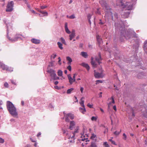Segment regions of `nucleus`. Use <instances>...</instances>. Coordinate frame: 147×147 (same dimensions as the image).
<instances>
[{
  "label": "nucleus",
  "mask_w": 147,
  "mask_h": 147,
  "mask_svg": "<svg viewBox=\"0 0 147 147\" xmlns=\"http://www.w3.org/2000/svg\"><path fill=\"white\" fill-rule=\"evenodd\" d=\"M79 110L83 114L86 112V110L85 109V107H83V108L80 107L79 108Z\"/></svg>",
  "instance_id": "obj_22"
},
{
  "label": "nucleus",
  "mask_w": 147,
  "mask_h": 147,
  "mask_svg": "<svg viewBox=\"0 0 147 147\" xmlns=\"http://www.w3.org/2000/svg\"><path fill=\"white\" fill-rule=\"evenodd\" d=\"M96 84H97L98 83H102V81L101 80H96Z\"/></svg>",
  "instance_id": "obj_48"
},
{
  "label": "nucleus",
  "mask_w": 147,
  "mask_h": 147,
  "mask_svg": "<svg viewBox=\"0 0 147 147\" xmlns=\"http://www.w3.org/2000/svg\"><path fill=\"white\" fill-rule=\"evenodd\" d=\"M7 107L10 113L13 117H16L18 115L16 108L13 103L9 101L7 102Z\"/></svg>",
  "instance_id": "obj_1"
},
{
  "label": "nucleus",
  "mask_w": 147,
  "mask_h": 147,
  "mask_svg": "<svg viewBox=\"0 0 147 147\" xmlns=\"http://www.w3.org/2000/svg\"><path fill=\"white\" fill-rule=\"evenodd\" d=\"M96 38L97 41L99 45L100 46V45L102 43V39L100 37L99 35H97L96 36Z\"/></svg>",
  "instance_id": "obj_13"
},
{
  "label": "nucleus",
  "mask_w": 147,
  "mask_h": 147,
  "mask_svg": "<svg viewBox=\"0 0 147 147\" xmlns=\"http://www.w3.org/2000/svg\"><path fill=\"white\" fill-rule=\"evenodd\" d=\"M96 138V135L94 134H92L90 137V139L93 140H94Z\"/></svg>",
  "instance_id": "obj_28"
},
{
  "label": "nucleus",
  "mask_w": 147,
  "mask_h": 147,
  "mask_svg": "<svg viewBox=\"0 0 147 147\" xmlns=\"http://www.w3.org/2000/svg\"><path fill=\"white\" fill-rule=\"evenodd\" d=\"M13 1L8 3L6 11L7 12H10L12 11L13 9Z\"/></svg>",
  "instance_id": "obj_3"
},
{
  "label": "nucleus",
  "mask_w": 147,
  "mask_h": 147,
  "mask_svg": "<svg viewBox=\"0 0 147 147\" xmlns=\"http://www.w3.org/2000/svg\"><path fill=\"white\" fill-rule=\"evenodd\" d=\"M55 88L57 89H59V87L57 86H55L54 87Z\"/></svg>",
  "instance_id": "obj_59"
},
{
  "label": "nucleus",
  "mask_w": 147,
  "mask_h": 147,
  "mask_svg": "<svg viewBox=\"0 0 147 147\" xmlns=\"http://www.w3.org/2000/svg\"><path fill=\"white\" fill-rule=\"evenodd\" d=\"M121 131H120V132H118L117 131H116L114 132V134L116 135H118L120 134Z\"/></svg>",
  "instance_id": "obj_39"
},
{
  "label": "nucleus",
  "mask_w": 147,
  "mask_h": 147,
  "mask_svg": "<svg viewBox=\"0 0 147 147\" xmlns=\"http://www.w3.org/2000/svg\"><path fill=\"white\" fill-rule=\"evenodd\" d=\"M66 59L68 61L67 63L68 65H70L71 63L72 62V59L70 57L68 56L66 57Z\"/></svg>",
  "instance_id": "obj_20"
},
{
  "label": "nucleus",
  "mask_w": 147,
  "mask_h": 147,
  "mask_svg": "<svg viewBox=\"0 0 147 147\" xmlns=\"http://www.w3.org/2000/svg\"><path fill=\"white\" fill-rule=\"evenodd\" d=\"M41 133H40V132L38 133L37 135V137H39L41 135Z\"/></svg>",
  "instance_id": "obj_54"
},
{
  "label": "nucleus",
  "mask_w": 147,
  "mask_h": 147,
  "mask_svg": "<svg viewBox=\"0 0 147 147\" xmlns=\"http://www.w3.org/2000/svg\"><path fill=\"white\" fill-rule=\"evenodd\" d=\"M77 74H74V76H73V78L74 79H75L76 78V76H77Z\"/></svg>",
  "instance_id": "obj_55"
},
{
  "label": "nucleus",
  "mask_w": 147,
  "mask_h": 147,
  "mask_svg": "<svg viewBox=\"0 0 147 147\" xmlns=\"http://www.w3.org/2000/svg\"><path fill=\"white\" fill-rule=\"evenodd\" d=\"M57 44L58 45V47L61 50H62L63 49V47H62V44L59 42H58L57 43Z\"/></svg>",
  "instance_id": "obj_26"
},
{
  "label": "nucleus",
  "mask_w": 147,
  "mask_h": 147,
  "mask_svg": "<svg viewBox=\"0 0 147 147\" xmlns=\"http://www.w3.org/2000/svg\"><path fill=\"white\" fill-rule=\"evenodd\" d=\"M31 42L35 44H38L40 43V40L37 39L35 38H32L31 40Z\"/></svg>",
  "instance_id": "obj_12"
},
{
  "label": "nucleus",
  "mask_w": 147,
  "mask_h": 147,
  "mask_svg": "<svg viewBox=\"0 0 147 147\" xmlns=\"http://www.w3.org/2000/svg\"><path fill=\"white\" fill-rule=\"evenodd\" d=\"M88 19L89 20L91 18V16L90 14H88Z\"/></svg>",
  "instance_id": "obj_51"
},
{
  "label": "nucleus",
  "mask_w": 147,
  "mask_h": 147,
  "mask_svg": "<svg viewBox=\"0 0 147 147\" xmlns=\"http://www.w3.org/2000/svg\"><path fill=\"white\" fill-rule=\"evenodd\" d=\"M63 133L64 134H65L66 135H68V137L69 136H69L68 134L67 131L64 130H63Z\"/></svg>",
  "instance_id": "obj_41"
},
{
  "label": "nucleus",
  "mask_w": 147,
  "mask_h": 147,
  "mask_svg": "<svg viewBox=\"0 0 147 147\" xmlns=\"http://www.w3.org/2000/svg\"><path fill=\"white\" fill-rule=\"evenodd\" d=\"M84 99V97H82L81 99V101L80 102V104L82 107H84V100H83Z\"/></svg>",
  "instance_id": "obj_21"
},
{
  "label": "nucleus",
  "mask_w": 147,
  "mask_h": 147,
  "mask_svg": "<svg viewBox=\"0 0 147 147\" xmlns=\"http://www.w3.org/2000/svg\"><path fill=\"white\" fill-rule=\"evenodd\" d=\"M111 142L112 144H113L115 145H116L115 142L113 141H112V142Z\"/></svg>",
  "instance_id": "obj_56"
},
{
  "label": "nucleus",
  "mask_w": 147,
  "mask_h": 147,
  "mask_svg": "<svg viewBox=\"0 0 147 147\" xmlns=\"http://www.w3.org/2000/svg\"><path fill=\"white\" fill-rule=\"evenodd\" d=\"M111 99L112 100V102H110L108 105V108L109 107V105H110L111 103H113V104L115 103V101L114 100V98L112 96L111 97Z\"/></svg>",
  "instance_id": "obj_31"
},
{
  "label": "nucleus",
  "mask_w": 147,
  "mask_h": 147,
  "mask_svg": "<svg viewBox=\"0 0 147 147\" xmlns=\"http://www.w3.org/2000/svg\"><path fill=\"white\" fill-rule=\"evenodd\" d=\"M67 69H68L69 71L71 70V68L70 65H69L67 67Z\"/></svg>",
  "instance_id": "obj_43"
},
{
  "label": "nucleus",
  "mask_w": 147,
  "mask_h": 147,
  "mask_svg": "<svg viewBox=\"0 0 147 147\" xmlns=\"http://www.w3.org/2000/svg\"><path fill=\"white\" fill-rule=\"evenodd\" d=\"M58 82L57 81H56L54 82V84L55 85H57L58 84Z\"/></svg>",
  "instance_id": "obj_61"
},
{
  "label": "nucleus",
  "mask_w": 147,
  "mask_h": 147,
  "mask_svg": "<svg viewBox=\"0 0 147 147\" xmlns=\"http://www.w3.org/2000/svg\"><path fill=\"white\" fill-rule=\"evenodd\" d=\"M75 122L74 121H71L70 123L69 129L72 130L74 128V127L75 125Z\"/></svg>",
  "instance_id": "obj_15"
},
{
  "label": "nucleus",
  "mask_w": 147,
  "mask_h": 147,
  "mask_svg": "<svg viewBox=\"0 0 147 147\" xmlns=\"http://www.w3.org/2000/svg\"><path fill=\"white\" fill-rule=\"evenodd\" d=\"M97 13H98L100 14V11H99V9H97Z\"/></svg>",
  "instance_id": "obj_62"
},
{
  "label": "nucleus",
  "mask_w": 147,
  "mask_h": 147,
  "mask_svg": "<svg viewBox=\"0 0 147 147\" xmlns=\"http://www.w3.org/2000/svg\"><path fill=\"white\" fill-rule=\"evenodd\" d=\"M47 6L45 5V6H42L40 7V8L42 9H44L47 7Z\"/></svg>",
  "instance_id": "obj_47"
},
{
  "label": "nucleus",
  "mask_w": 147,
  "mask_h": 147,
  "mask_svg": "<svg viewBox=\"0 0 147 147\" xmlns=\"http://www.w3.org/2000/svg\"><path fill=\"white\" fill-rule=\"evenodd\" d=\"M58 59H59L58 63L59 64V65H61V58L60 57H59Z\"/></svg>",
  "instance_id": "obj_46"
},
{
  "label": "nucleus",
  "mask_w": 147,
  "mask_h": 147,
  "mask_svg": "<svg viewBox=\"0 0 147 147\" xmlns=\"http://www.w3.org/2000/svg\"><path fill=\"white\" fill-rule=\"evenodd\" d=\"M65 28L66 32L68 34H69L71 33V32L69 31L68 28L67 23L66 22L65 24Z\"/></svg>",
  "instance_id": "obj_14"
},
{
  "label": "nucleus",
  "mask_w": 147,
  "mask_h": 147,
  "mask_svg": "<svg viewBox=\"0 0 147 147\" xmlns=\"http://www.w3.org/2000/svg\"><path fill=\"white\" fill-rule=\"evenodd\" d=\"M21 104L22 105V106H23L24 105V101H21Z\"/></svg>",
  "instance_id": "obj_60"
},
{
  "label": "nucleus",
  "mask_w": 147,
  "mask_h": 147,
  "mask_svg": "<svg viewBox=\"0 0 147 147\" xmlns=\"http://www.w3.org/2000/svg\"><path fill=\"white\" fill-rule=\"evenodd\" d=\"M74 88H71L70 89H69L67 90V93L68 94H70L71 92L73 90Z\"/></svg>",
  "instance_id": "obj_30"
},
{
  "label": "nucleus",
  "mask_w": 147,
  "mask_h": 147,
  "mask_svg": "<svg viewBox=\"0 0 147 147\" xmlns=\"http://www.w3.org/2000/svg\"><path fill=\"white\" fill-rule=\"evenodd\" d=\"M81 65L84 67L86 68L88 70H89L90 69V67L87 64L84 63H82Z\"/></svg>",
  "instance_id": "obj_19"
},
{
  "label": "nucleus",
  "mask_w": 147,
  "mask_h": 147,
  "mask_svg": "<svg viewBox=\"0 0 147 147\" xmlns=\"http://www.w3.org/2000/svg\"><path fill=\"white\" fill-rule=\"evenodd\" d=\"M123 139L125 140H126L127 138V136L125 133H123Z\"/></svg>",
  "instance_id": "obj_40"
},
{
  "label": "nucleus",
  "mask_w": 147,
  "mask_h": 147,
  "mask_svg": "<svg viewBox=\"0 0 147 147\" xmlns=\"http://www.w3.org/2000/svg\"><path fill=\"white\" fill-rule=\"evenodd\" d=\"M2 104V101H0V109H2V108L1 107V105Z\"/></svg>",
  "instance_id": "obj_53"
},
{
  "label": "nucleus",
  "mask_w": 147,
  "mask_h": 147,
  "mask_svg": "<svg viewBox=\"0 0 147 147\" xmlns=\"http://www.w3.org/2000/svg\"><path fill=\"white\" fill-rule=\"evenodd\" d=\"M96 61L99 64L101 63V57L100 54L99 53L98 54V55L97 57H95Z\"/></svg>",
  "instance_id": "obj_11"
},
{
  "label": "nucleus",
  "mask_w": 147,
  "mask_h": 147,
  "mask_svg": "<svg viewBox=\"0 0 147 147\" xmlns=\"http://www.w3.org/2000/svg\"><path fill=\"white\" fill-rule=\"evenodd\" d=\"M87 106L90 108H92L93 105L90 104L89 103H88Z\"/></svg>",
  "instance_id": "obj_44"
},
{
  "label": "nucleus",
  "mask_w": 147,
  "mask_h": 147,
  "mask_svg": "<svg viewBox=\"0 0 147 147\" xmlns=\"http://www.w3.org/2000/svg\"><path fill=\"white\" fill-rule=\"evenodd\" d=\"M147 44V40H146L144 42V45L143 48L144 50L146 52V51L147 50V47L146 46V45Z\"/></svg>",
  "instance_id": "obj_24"
},
{
  "label": "nucleus",
  "mask_w": 147,
  "mask_h": 147,
  "mask_svg": "<svg viewBox=\"0 0 147 147\" xmlns=\"http://www.w3.org/2000/svg\"><path fill=\"white\" fill-rule=\"evenodd\" d=\"M84 88L83 87H81L80 88V90L82 93H83V91L84 90Z\"/></svg>",
  "instance_id": "obj_50"
},
{
  "label": "nucleus",
  "mask_w": 147,
  "mask_h": 147,
  "mask_svg": "<svg viewBox=\"0 0 147 147\" xmlns=\"http://www.w3.org/2000/svg\"><path fill=\"white\" fill-rule=\"evenodd\" d=\"M90 147H97L95 142H91Z\"/></svg>",
  "instance_id": "obj_25"
},
{
  "label": "nucleus",
  "mask_w": 147,
  "mask_h": 147,
  "mask_svg": "<svg viewBox=\"0 0 147 147\" xmlns=\"http://www.w3.org/2000/svg\"><path fill=\"white\" fill-rule=\"evenodd\" d=\"M98 118V117L97 116H92V117L91 118V120L92 121H96L97 119Z\"/></svg>",
  "instance_id": "obj_27"
},
{
  "label": "nucleus",
  "mask_w": 147,
  "mask_h": 147,
  "mask_svg": "<svg viewBox=\"0 0 147 147\" xmlns=\"http://www.w3.org/2000/svg\"><path fill=\"white\" fill-rule=\"evenodd\" d=\"M47 72L50 74V76L53 78L56 76L55 71L53 69H51L47 71Z\"/></svg>",
  "instance_id": "obj_7"
},
{
  "label": "nucleus",
  "mask_w": 147,
  "mask_h": 147,
  "mask_svg": "<svg viewBox=\"0 0 147 147\" xmlns=\"http://www.w3.org/2000/svg\"><path fill=\"white\" fill-rule=\"evenodd\" d=\"M30 139L32 142H36V141L33 140L32 138H30Z\"/></svg>",
  "instance_id": "obj_63"
},
{
  "label": "nucleus",
  "mask_w": 147,
  "mask_h": 147,
  "mask_svg": "<svg viewBox=\"0 0 147 147\" xmlns=\"http://www.w3.org/2000/svg\"><path fill=\"white\" fill-rule=\"evenodd\" d=\"M22 36L21 34H17L15 36L14 38H11L7 35V37L8 39L11 41L15 42L17 41L18 39L21 38V36Z\"/></svg>",
  "instance_id": "obj_2"
},
{
  "label": "nucleus",
  "mask_w": 147,
  "mask_h": 147,
  "mask_svg": "<svg viewBox=\"0 0 147 147\" xmlns=\"http://www.w3.org/2000/svg\"><path fill=\"white\" fill-rule=\"evenodd\" d=\"M59 77L57 76V75L56 74V76H55L54 78H53L54 80H57L59 79Z\"/></svg>",
  "instance_id": "obj_42"
},
{
  "label": "nucleus",
  "mask_w": 147,
  "mask_h": 147,
  "mask_svg": "<svg viewBox=\"0 0 147 147\" xmlns=\"http://www.w3.org/2000/svg\"><path fill=\"white\" fill-rule=\"evenodd\" d=\"M130 13L129 12L127 11L125 13V16H123L124 17H125L126 18H127L129 16V14Z\"/></svg>",
  "instance_id": "obj_33"
},
{
  "label": "nucleus",
  "mask_w": 147,
  "mask_h": 147,
  "mask_svg": "<svg viewBox=\"0 0 147 147\" xmlns=\"http://www.w3.org/2000/svg\"><path fill=\"white\" fill-rule=\"evenodd\" d=\"M4 86L6 88H8L9 84H8V83L7 82H5L4 84Z\"/></svg>",
  "instance_id": "obj_37"
},
{
  "label": "nucleus",
  "mask_w": 147,
  "mask_h": 147,
  "mask_svg": "<svg viewBox=\"0 0 147 147\" xmlns=\"http://www.w3.org/2000/svg\"><path fill=\"white\" fill-rule=\"evenodd\" d=\"M0 67L3 70H5L6 71H10L9 68L7 67V65H5L4 64L2 63L0 66Z\"/></svg>",
  "instance_id": "obj_9"
},
{
  "label": "nucleus",
  "mask_w": 147,
  "mask_h": 147,
  "mask_svg": "<svg viewBox=\"0 0 147 147\" xmlns=\"http://www.w3.org/2000/svg\"><path fill=\"white\" fill-rule=\"evenodd\" d=\"M41 13H42L43 14H46V15H47V12H44V11H42V12H41Z\"/></svg>",
  "instance_id": "obj_52"
},
{
  "label": "nucleus",
  "mask_w": 147,
  "mask_h": 147,
  "mask_svg": "<svg viewBox=\"0 0 147 147\" xmlns=\"http://www.w3.org/2000/svg\"><path fill=\"white\" fill-rule=\"evenodd\" d=\"M75 18V16L74 15H72L70 16L69 18L70 19H74Z\"/></svg>",
  "instance_id": "obj_45"
},
{
  "label": "nucleus",
  "mask_w": 147,
  "mask_h": 147,
  "mask_svg": "<svg viewBox=\"0 0 147 147\" xmlns=\"http://www.w3.org/2000/svg\"><path fill=\"white\" fill-rule=\"evenodd\" d=\"M80 55L83 57L86 58H87L88 56L87 53L85 52H81L80 53Z\"/></svg>",
  "instance_id": "obj_17"
},
{
  "label": "nucleus",
  "mask_w": 147,
  "mask_h": 147,
  "mask_svg": "<svg viewBox=\"0 0 147 147\" xmlns=\"http://www.w3.org/2000/svg\"><path fill=\"white\" fill-rule=\"evenodd\" d=\"M56 56L57 55L56 54H53L52 55H51V59L53 58V59H54L55 58Z\"/></svg>",
  "instance_id": "obj_35"
},
{
  "label": "nucleus",
  "mask_w": 147,
  "mask_h": 147,
  "mask_svg": "<svg viewBox=\"0 0 147 147\" xmlns=\"http://www.w3.org/2000/svg\"><path fill=\"white\" fill-rule=\"evenodd\" d=\"M94 76L96 78H99L102 77L101 74L97 72H94Z\"/></svg>",
  "instance_id": "obj_16"
},
{
  "label": "nucleus",
  "mask_w": 147,
  "mask_h": 147,
  "mask_svg": "<svg viewBox=\"0 0 147 147\" xmlns=\"http://www.w3.org/2000/svg\"><path fill=\"white\" fill-rule=\"evenodd\" d=\"M100 110L102 112V113H104V110L103 109H101V108H100Z\"/></svg>",
  "instance_id": "obj_64"
},
{
  "label": "nucleus",
  "mask_w": 147,
  "mask_h": 147,
  "mask_svg": "<svg viewBox=\"0 0 147 147\" xmlns=\"http://www.w3.org/2000/svg\"><path fill=\"white\" fill-rule=\"evenodd\" d=\"M113 109L115 111H116V106L115 105L113 107Z\"/></svg>",
  "instance_id": "obj_57"
},
{
  "label": "nucleus",
  "mask_w": 147,
  "mask_h": 147,
  "mask_svg": "<svg viewBox=\"0 0 147 147\" xmlns=\"http://www.w3.org/2000/svg\"><path fill=\"white\" fill-rule=\"evenodd\" d=\"M58 75L59 76H62L63 74V72L61 70H59L57 72Z\"/></svg>",
  "instance_id": "obj_29"
},
{
  "label": "nucleus",
  "mask_w": 147,
  "mask_h": 147,
  "mask_svg": "<svg viewBox=\"0 0 147 147\" xmlns=\"http://www.w3.org/2000/svg\"><path fill=\"white\" fill-rule=\"evenodd\" d=\"M114 16H115V17L116 18H117V15L116 13H115L114 14Z\"/></svg>",
  "instance_id": "obj_58"
},
{
  "label": "nucleus",
  "mask_w": 147,
  "mask_h": 147,
  "mask_svg": "<svg viewBox=\"0 0 147 147\" xmlns=\"http://www.w3.org/2000/svg\"><path fill=\"white\" fill-rule=\"evenodd\" d=\"M4 142V140L2 138L0 137V143H3Z\"/></svg>",
  "instance_id": "obj_38"
},
{
  "label": "nucleus",
  "mask_w": 147,
  "mask_h": 147,
  "mask_svg": "<svg viewBox=\"0 0 147 147\" xmlns=\"http://www.w3.org/2000/svg\"><path fill=\"white\" fill-rule=\"evenodd\" d=\"M60 40L62 42L63 44H64V45H66V42H65V40H64V39L63 37H61L60 38Z\"/></svg>",
  "instance_id": "obj_32"
},
{
  "label": "nucleus",
  "mask_w": 147,
  "mask_h": 147,
  "mask_svg": "<svg viewBox=\"0 0 147 147\" xmlns=\"http://www.w3.org/2000/svg\"><path fill=\"white\" fill-rule=\"evenodd\" d=\"M99 2L103 7L105 8L106 10H109L111 9L104 0H100Z\"/></svg>",
  "instance_id": "obj_5"
},
{
  "label": "nucleus",
  "mask_w": 147,
  "mask_h": 147,
  "mask_svg": "<svg viewBox=\"0 0 147 147\" xmlns=\"http://www.w3.org/2000/svg\"><path fill=\"white\" fill-rule=\"evenodd\" d=\"M78 129H75V130L74 131V132L72 133L73 135L72 136H69L68 137V138L69 139H71V140H69V142H70L73 143L74 142V137L75 136V134L76 133H78Z\"/></svg>",
  "instance_id": "obj_6"
},
{
  "label": "nucleus",
  "mask_w": 147,
  "mask_h": 147,
  "mask_svg": "<svg viewBox=\"0 0 147 147\" xmlns=\"http://www.w3.org/2000/svg\"><path fill=\"white\" fill-rule=\"evenodd\" d=\"M75 36V30H73L71 32V34L69 35V39L70 40H71Z\"/></svg>",
  "instance_id": "obj_10"
},
{
  "label": "nucleus",
  "mask_w": 147,
  "mask_h": 147,
  "mask_svg": "<svg viewBox=\"0 0 147 147\" xmlns=\"http://www.w3.org/2000/svg\"><path fill=\"white\" fill-rule=\"evenodd\" d=\"M11 83L13 84H14L15 85H16V82L15 81H14V80H11Z\"/></svg>",
  "instance_id": "obj_49"
},
{
  "label": "nucleus",
  "mask_w": 147,
  "mask_h": 147,
  "mask_svg": "<svg viewBox=\"0 0 147 147\" xmlns=\"http://www.w3.org/2000/svg\"><path fill=\"white\" fill-rule=\"evenodd\" d=\"M131 34L130 32H127L125 35L124 36L127 39H128L131 38Z\"/></svg>",
  "instance_id": "obj_18"
},
{
  "label": "nucleus",
  "mask_w": 147,
  "mask_h": 147,
  "mask_svg": "<svg viewBox=\"0 0 147 147\" xmlns=\"http://www.w3.org/2000/svg\"><path fill=\"white\" fill-rule=\"evenodd\" d=\"M67 76L69 80V82L70 84H72L73 82H75L76 79H74L72 78L70 74H69Z\"/></svg>",
  "instance_id": "obj_8"
},
{
  "label": "nucleus",
  "mask_w": 147,
  "mask_h": 147,
  "mask_svg": "<svg viewBox=\"0 0 147 147\" xmlns=\"http://www.w3.org/2000/svg\"><path fill=\"white\" fill-rule=\"evenodd\" d=\"M65 121L66 122H69V118L70 119L72 120L74 117V115L70 113H68L66 114L65 115Z\"/></svg>",
  "instance_id": "obj_4"
},
{
  "label": "nucleus",
  "mask_w": 147,
  "mask_h": 147,
  "mask_svg": "<svg viewBox=\"0 0 147 147\" xmlns=\"http://www.w3.org/2000/svg\"><path fill=\"white\" fill-rule=\"evenodd\" d=\"M143 114V116L144 117H147V110H146L145 112H144V113Z\"/></svg>",
  "instance_id": "obj_36"
},
{
  "label": "nucleus",
  "mask_w": 147,
  "mask_h": 147,
  "mask_svg": "<svg viewBox=\"0 0 147 147\" xmlns=\"http://www.w3.org/2000/svg\"><path fill=\"white\" fill-rule=\"evenodd\" d=\"M91 64L93 67H96L97 64L95 62L93 61V58L92 57H91Z\"/></svg>",
  "instance_id": "obj_23"
},
{
  "label": "nucleus",
  "mask_w": 147,
  "mask_h": 147,
  "mask_svg": "<svg viewBox=\"0 0 147 147\" xmlns=\"http://www.w3.org/2000/svg\"><path fill=\"white\" fill-rule=\"evenodd\" d=\"M103 145L105 147H109V145L107 143V142H104L103 143Z\"/></svg>",
  "instance_id": "obj_34"
}]
</instances>
